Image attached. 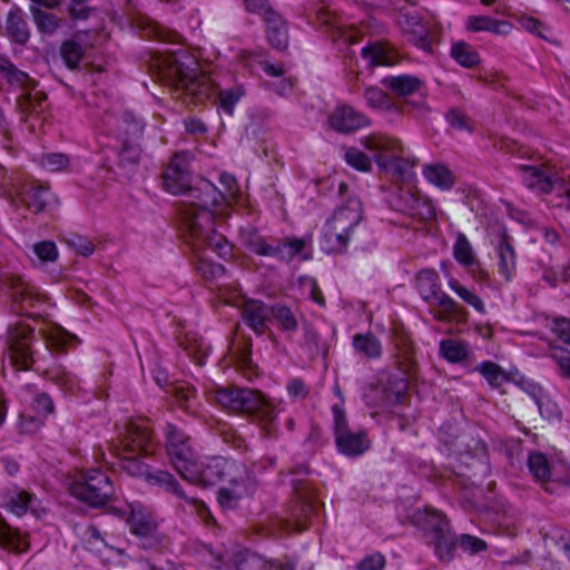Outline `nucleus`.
<instances>
[{
    "instance_id": "nucleus-46",
    "label": "nucleus",
    "mask_w": 570,
    "mask_h": 570,
    "mask_svg": "<svg viewBox=\"0 0 570 570\" xmlns=\"http://www.w3.org/2000/svg\"><path fill=\"white\" fill-rule=\"evenodd\" d=\"M391 90L399 96H409L420 90L421 82L410 75H399L385 80Z\"/></svg>"
},
{
    "instance_id": "nucleus-18",
    "label": "nucleus",
    "mask_w": 570,
    "mask_h": 570,
    "mask_svg": "<svg viewBox=\"0 0 570 570\" xmlns=\"http://www.w3.org/2000/svg\"><path fill=\"white\" fill-rule=\"evenodd\" d=\"M399 24L416 47L425 51L431 50L433 27L430 20L423 19L416 11H406L400 16Z\"/></svg>"
},
{
    "instance_id": "nucleus-31",
    "label": "nucleus",
    "mask_w": 570,
    "mask_h": 570,
    "mask_svg": "<svg viewBox=\"0 0 570 570\" xmlns=\"http://www.w3.org/2000/svg\"><path fill=\"white\" fill-rule=\"evenodd\" d=\"M46 377L66 393L78 395L87 392L79 377L60 365L47 370Z\"/></svg>"
},
{
    "instance_id": "nucleus-5",
    "label": "nucleus",
    "mask_w": 570,
    "mask_h": 570,
    "mask_svg": "<svg viewBox=\"0 0 570 570\" xmlns=\"http://www.w3.org/2000/svg\"><path fill=\"white\" fill-rule=\"evenodd\" d=\"M363 218L362 204L358 198L350 197L326 222L323 239L330 252H343L355 239Z\"/></svg>"
},
{
    "instance_id": "nucleus-55",
    "label": "nucleus",
    "mask_w": 570,
    "mask_h": 570,
    "mask_svg": "<svg viewBox=\"0 0 570 570\" xmlns=\"http://www.w3.org/2000/svg\"><path fill=\"white\" fill-rule=\"evenodd\" d=\"M35 23L38 29L45 33H53L59 27V19L51 12L43 11L38 7L30 8Z\"/></svg>"
},
{
    "instance_id": "nucleus-48",
    "label": "nucleus",
    "mask_w": 570,
    "mask_h": 570,
    "mask_svg": "<svg viewBox=\"0 0 570 570\" xmlns=\"http://www.w3.org/2000/svg\"><path fill=\"white\" fill-rule=\"evenodd\" d=\"M501 275L509 282L517 273L515 254L504 233L501 232Z\"/></svg>"
},
{
    "instance_id": "nucleus-33",
    "label": "nucleus",
    "mask_w": 570,
    "mask_h": 570,
    "mask_svg": "<svg viewBox=\"0 0 570 570\" xmlns=\"http://www.w3.org/2000/svg\"><path fill=\"white\" fill-rule=\"evenodd\" d=\"M318 21L332 29L333 36L347 43H355L360 39V31L354 26L342 24L330 10L322 9L317 12Z\"/></svg>"
},
{
    "instance_id": "nucleus-42",
    "label": "nucleus",
    "mask_w": 570,
    "mask_h": 570,
    "mask_svg": "<svg viewBox=\"0 0 570 570\" xmlns=\"http://www.w3.org/2000/svg\"><path fill=\"white\" fill-rule=\"evenodd\" d=\"M86 33H77L73 39L65 41L61 46V57L66 66L70 69L78 67V62L83 57L86 46L83 38Z\"/></svg>"
},
{
    "instance_id": "nucleus-24",
    "label": "nucleus",
    "mask_w": 570,
    "mask_h": 570,
    "mask_svg": "<svg viewBox=\"0 0 570 570\" xmlns=\"http://www.w3.org/2000/svg\"><path fill=\"white\" fill-rule=\"evenodd\" d=\"M38 503L37 497L17 485L4 489L2 493V505L9 512L21 517L27 511L35 512Z\"/></svg>"
},
{
    "instance_id": "nucleus-7",
    "label": "nucleus",
    "mask_w": 570,
    "mask_h": 570,
    "mask_svg": "<svg viewBox=\"0 0 570 570\" xmlns=\"http://www.w3.org/2000/svg\"><path fill=\"white\" fill-rule=\"evenodd\" d=\"M119 512L121 518H126L130 533L139 540L142 549L163 551L168 547V537L159 531L158 521L148 508L139 502H132Z\"/></svg>"
},
{
    "instance_id": "nucleus-26",
    "label": "nucleus",
    "mask_w": 570,
    "mask_h": 570,
    "mask_svg": "<svg viewBox=\"0 0 570 570\" xmlns=\"http://www.w3.org/2000/svg\"><path fill=\"white\" fill-rule=\"evenodd\" d=\"M330 126L343 134H347L368 125L367 118L351 106L337 107L328 118Z\"/></svg>"
},
{
    "instance_id": "nucleus-43",
    "label": "nucleus",
    "mask_w": 570,
    "mask_h": 570,
    "mask_svg": "<svg viewBox=\"0 0 570 570\" xmlns=\"http://www.w3.org/2000/svg\"><path fill=\"white\" fill-rule=\"evenodd\" d=\"M416 288L421 297L426 302H431L441 291L439 283V274L433 269H423L416 276Z\"/></svg>"
},
{
    "instance_id": "nucleus-35",
    "label": "nucleus",
    "mask_w": 570,
    "mask_h": 570,
    "mask_svg": "<svg viewBox=\"0 0 570 570\" xmlns=\"http://www.w3.org/2000/svg\"><path fill=\"white\" fill-rule=\"evenodd\" d=\"M244 83H234L232 87L222 88L217 91V106L227 116L234 115L235 106L246 96Z\"/></svg>"
},
{
    "instance_id": "nucleus-11",
    "label": "nucleus",
    "mask_w": 570,
    "mask_h": 570,
    "mask_svg": "<svg viewBox=\"0 0 570 570\" xmlns=\"http://www.w3.org/2000/svg\"><path fill=\"white\" fill-rule=\"evenodd\" d=\"M70 493L92 507H101L111 500L115 489L101 469H90L71 484Z\"/></svg>"
},
{
    "instance_id": "nucleus-50",
    "label": "nucleus",
    "mask_w": 570,
    "mask_h": 570,
    "mask_svg": "<svg viewBox=\"0 0 570 570\" xmlns=\"http://www.w3.org/2000/svg\"><path fill=\"white\" fill-rule=\"evenodd\" d=\"M9 35L19 43L29 39V30L19 11H10L7 19Z\"/></svg>"
},
{
    "instance_id": "nucleus-28",
    "label": "nucleus",
    "mask_w": 570,
    "mask_h": 570,
    "mask_svg": "<svg viewBox=\"0 0 570 570\" xmlns=\"http://www.w3.org/2000/svg\"><path fill=\"white\" fill-rule=\"evenodd\" d=\"M243 320L257 335H263L271 318V306L262 301L249 299L242 309Z\"/></svg>"
},
{
    "instance_id": "nucleus-6",
    "label": "nucleus",
    "mask_w": 570,
    "mask_h": 570,
    "mask_svg": "<svg viewBox=\"0 0 570 570\" xmlns=\"http://www.w3.org/2000/svg\"><path fill=\"white\" fill-rule=\"evenodd\" d=\"M202 554L204 561L216 570H294L291 563L278 560L268 561L246 549L220 551L210 546H204Z\"/></svg>"
},
{
    "instance_id": "nucleus-49",
    "label": "nucleus",
    "mask_w": 570,
    "mask_h": 570,
    "mask_svg": "<svg viewBox=\"0 0 570 570\" xmlns=\"http://www.w3.org/2000/svg\"><path fill=\"white\" fill-rule=\"evenodd\" d=\"M304 347L311 357L325 356L328 352V344L321 337L320 333L309 325H304Z\"/></svg>"
},
{
    "instance_id": "nucleus-25",
    "label": "nucleus",
    "mask_w": 570,
    "mask_h": 570,
    "mask_svg": "<svg viewBox=\"0 0 570 570\" xmlns=\"http://www.w3.org/2000/svg\"><path fill=\"white\" fill-rule=\"evenodd\" d=\"M229 487L219 489L217 500L224 510H232L238 505L239 500L248 494L253 488V476L244 466V475L240 480L227 481Z\"/></svg>"
},
{
    "instance_id": "nucleus-8",
    "label": "nucleus",
    "mask_w": 570,
    "mask_h": 570,
    "mask_svg": "<svg viewBox=\"0 0 570 570\" xmlns=\"http://www.w3.org/2000/svg\"><path fill=\"white\" fill-rule=\"evenodd\" d=\"M362 145L372 154L379 168L393 176L401 177L405 168L413 165L405 157V147L396 137L373 134L364 137Z\"/></svg>"
},
{
    "instance_id": "nucleus-15",
    "label": "nucleus",
    "mask_w": 570,
    "mask_h": 570,
    "mask_svg": "<svg viewBox=\"0 0 570 570\" xmlns=\"http://www.w3.org/2000/svg\"><path fill=\"white\" fill-rule=\"evenodd\" d=\"M391 206L419 220H430L435 217L432 202L412 188L400 187L391 197Z\"/></svg>"
},
{
    "instance_id": "nucleus-13",
    "label": "nucleus",
    "mask_w": 570,
    "mask_h": 570,
    "mask_svg": "<svg viewBox=\"0 0 570 570\" xmlns=\"http://www.w3.org/2000/svg\"><path fill=\"white\" fill-rule=\"evenodd\" d=\"M164 435L166 454L176 471L183 475L196 460L190 438L171 423L165 425Z\"/></svg>"
},
{
    "instance_id": "nucleus-61",
    "label": "nucleus",
    "mask_w": 570,
    "mask_h": 570,
    "mask_svg": "<svg viewBox=\"0 0 570 570\" xmlns=\"http://www.w3.org/2000/svg\"><path fill=\"white\" fill-rule=\"evenodd\" d=\"M449 287L456 293L466 304L473 306L476 311H483V303L473 292L463 287L460 282L453 277L448 281Z\"/></svg>"
},
{
    "instance_id": "nucleus-17",
    "label": "nucleus",
    "mask_w": 570,
    "mask_h": 570,
    "mask_svg": "<svg viewBox=\"0 0 570 570\" xmlns=\"http://www.w3.org/2000/svg\"><path fill=\"white\" fill-rule=\"evenodd\" d=\"M191 155L188 151L176 153L163 173L164 189L173 195L186 193L190 186Z\"/></svg>"
},
{
    "instance_id": "nucleus-32",
    "label": "nucleus",
    "mask_w": 570,
    "mask_h": 570,
    "mask_svg": "<svg viewBox=\"0 0 570 570\" xmlns=\"http://www.w3.org/2000/svg\"><path fill=\"white\" fill-rule=\"evenodd\" d=\"M266 38L272 47L284 50L288 46V29L284 18L278 13H272L265 21Z\"/></svg>"
},
{
    "instance_id": "nucleus-2",
    "label": "nucleus",
    "mask_w": 570,
    "mask_h": 570,
    "mask_svg": "<svg viewBox=\"0 0 570 570\" xmlns=\"http://www.w3.org/2000/svg\"><path fill=\"white\" fill-rule=\"evenodd\" d=\"M153 433L148 420L139 419L126 423L118 435V443L110 445V453L118 459V466L129 475L146 479L149 466L140 455L149 453Z\"/></svg>"
},
{
    "instance_id": "nucleus-40",
    "label": "nucleus",
    "mask_w": 570,
    "mask_h": 570,
    "mask_svg": "<svg viewBox=\"0 0 570 570\" xmlns=\"http://www.w3.org/2000/svg\"><path fill=\"white\" fill-rule=\"evenodd\" d=\"M423 176L429 183L442 190H449L454 185L453 174L442 164L425 165L423 167Z\"/></svg>"
},
{
    "instance_id": "nucleus-54",
    "label": "nucleus",
    "mask_w": 570,
    "mask_h": 570,
    "mask_svg": "<svg viewBox=\"0 0 570 570\" xmlns=\"http://www.w3.org/2000/svg\"><path fill=\"white\" fill-rule=\"evenodd\" d=\"M195 268L205 278H217L225 273L222 264L213 263L204 254H195Z\"/></svg>"
},
{
    "instance_id": "nucleus-41",
    "label": "nucleus",
    "mask_w": 570,
    "mask_h": 570,
    "mask_svg": "<svg viewBox=\"0 0 570 570\" xmlns=\"http://www.w3.org/2000/svg\"><path fill=\"white\" fill-rule=\"evenodd\" d=\"M271 316L284 333L293 334L298 330V320L295 313L285 304L271 305Z\"/></svg>"
},
{
    "instance_id": "nucleus-44",
    "label": "nucleus",
    "mask_w": 570,
    "mask_h": 570,
    "mask_svg": "<svg viewBox=\"0 0 570 570\" xmlns=\"http://www.w3.org/2000/svg\"><path fill=\"white\" fill-rule=\"evenodd\" d=\"M451 55L463 68H473L480 62L476 50L464 41L454 42L451 48Z\"/></svg>"
},
{
    "instance_id": "nucleus-60",
    "label": "nucleus",
    "mask_w": 570,
    "mask_h": 570,
    "mask_svg": "<svg viewBox=\"0 0 570 570\" xmlns=\"http://www.w3.org/2000/svg\"><path fill=\"white\" fill-rule=\"evenodd\" d=\"M87 546L89 550L98 553L102 552V548L115 550L118 554L124 553L121 549L114 548V546L108 543L95 525H90L87 530Z\"/></svg>"
},
{
    "instance_id": "nucleus-3",
    "label": "nucleus",
    "mask_w": 570,
    "mask_h": 570,
    "mask_svg": "<svg viewBox=\"0 0 570 570\" xmlns=\"http://www.w3.org/2000/svg\"><path fill=\"white\" fill-rule=\"evenodd\" d=\"M209 399L222 409L253 416L268 435L275 432L277 416L274 405L263 394L245 387H216Z\"/></svg>"
},
{
    "instance_id": "nucleus-21",
    "label": "nucleus",
    "mask_w": 570,
    "mask_h": 570,
    "mask_svg": "<svg viewBox=\"0 0 570 570\" xmlns=\"http://www.w3.org/2000/svg\"><path fill=\"white\" fill-rule=\"evenodd\" d=\"M146 62L150 71H194V59L185 51L149 53Z\"/></svg>"
},
{
    "instance_id": "nucleus-27",
    "label": "nucleus",
    "mask_w": 570,
    "mask_h": 570,
    "mask_svg": "<svg viewBox=\"0 0 570 570\" xmlns=\"http://www.w3.org/2000/svg\"><path fill=\"white\" fill-rule=\"evenodd\" d=\"M362 57L368 62L370 67H394L402 56L387 42H372L362 49Z\"/></svg>"
},
{
    "instance_id": "nucleus-16",
    "label": "nucleus",
    "mask_w": 570,
    "mask_h": 570,
    "mask_svg": "<svg viewBox=\"0 0 570 570\" xmlns=\"http://www.w3.org/2000/svg\"><path fill=\"white\" fill-rule=\"evenodd\" d=\"M33 340V330L29 325L19 324L9 330V360L17 368L27 370L35 362L31 347Z\"/></svg>"
},
{
    "instance_id": "nucleus-37",
    "label": "nucleus",
    "mask_w": 570,
    "mask_h": 570,
    "mask_svg": "<svg viewBox=\"0 0 570 570\" xmlns=\"http://www.w3.org/2000/svg\"><path fill=\"white\" fill-rule=\"evenodd\" d=\"M352 344L356 354L367 358H380L383 352L381 341L371 332L355 334Z\"/></svg>"
},
{
    "instance_id": "nucleus-22",
    "label": "nucleus",
    "mask_w": 570,
    "mask_h": 570,
    "mask_svg": "<svg viewBox=\"0 0 570 570\" xmlns=\"http://www.w3.org/2000/svg\"><path fill=\"white\" fill-rule=\"evenodd\" d=\"M0 284L7 286L11 291L12 299L23 306H33L41 297L39 288L20 275L0 269Z\"/></svg>"
},
{
    "instance_id": "nucleus-63",
    "label": "nucleus",
    "mask_w": 570,
    "mask_h": 570,
    "mask_svg": "<svg viewBox=\"0 0 570 570\" xmlns=\"http://www.w3.org/2000/svg\"><path fill=\"white\" fill-rule=\"evenodd\" d=\"M69 157L65 154H45L40 158V166L48 171H59L67 168Z\"/></svg>"
},
{
    "instance_id": "nucleus-57",
    "label": "nucleus",
    "mask_w": 570,
    "mask_h": 570,
    "mask_svg": "<svg viewBox=\"0 0 570 570\" xmlns=\"http://www.w3.org/2000/svg\"><path fill=\"white\" fill-rule=\"evenodd\" d=\"M301 503L293 513V518L297 522V531L304 529L303 519L307 520L317 511V502L314 499L304 498L302 493H298Z\"/></svg>"
},
{
    "instance_id": "nucleus-34",
    "label": "nucleus",
    "mask_w": 570,
    "mask_h": 570,
    "mask_svg": "<svg viewBox=\"0 0 570 570\" xmlns=\"http://www.w3.org/2000/svg\"><path fill=\"white\" fill-rule=\"evenodd\" d=\"M0 546L16 553L26 552L29 549L28 535L10 527L1 514Z\"/></svg>"
},
{
    "instance_id": "nucleus-1",
    "label": "nucleus",
    "mask_w": 570,
    "mask_h": 570,
    "mask_svg": "<svg viewBox=\"0 0 570 570\" xmlns=\"http://www.w3.org/2000/svg\"><path fill=\"white\" fill-rule=\"evenodd\" d=\"M186 193L189 200L181 210L183 227L194 243L195 250L204 246L220 257L229 256L230 245L214 227V212L225 200L223 191L209 180L203 179Z\"/></svg>"
},
{
    "instance_id": "nucleus-12",
    "label": "nucleus",
    "mask_w": 570,
    "mask_h": 570,
    "mask_svg": "<svg viewBox=\"0 0 570 570\" xmlns=\"http://www.w3.org/2000/svg\"><path fill=\"white\" fill-rule=\"evenodd\" d=\"M399 370L401 373L389 377L385 386L386 400L390 403H402L407 392V380L413 376L415 361L413 360V346L405 337L396 342Z\"/></svg>"
},
{
    "instance_id": "nucleus-52",
    "label": "nucleus",
    "mask_w": 570,
    "mask_h": 570,
    "mask_svg": "<svg viewBox=\"0 0 570 570\" xmlns=\"http://www.w3.org/2000/svg\"><path fill=\"white\" fill-rule=\"evenodd\" d=\"M111 114L115 116H120L122 129L126 135L136 136L141 134L144 125L132 110L114 107Z\"/></svg>"
},
{
    "instance_id": "nucleus-64",
    "label": "nucleus",
    "mask_w": 570,
    "mask_h": 570,
    "mask_svg": "<svg viewBox=\"0 0 570 570\" xmlns=\"http://www.w3.org/2000/svg\"><path fill=\"white\" fill-rule=\"evenodd\" d=\"M550 355L558 365L560 375L570 379V350L562 346H552Z\"/></svg>"
},
{
    "instance_id": "nucleus-36",
    "label": "nucleus",
    "mask_w": 570,
    "mask_h": 570,
    "mask_svg": "<svg viewBox=\"0 0 570 570\" xmlns=\"http://www.w3.org/2000/svg\"><path fill=\"white\" fill-rule=\"evenodd\" d=\"M19 396L22 401H31V405L37 411L38 415L46 416L53 412V402L46 393H38L36 386L32 384H24L19 390Z\"/></svg>"
},
{
    "instance_id": "nucleus-56",
    "label": "nucleus",
    "mask_w": 570,
    "mask_h": 570,
    "mask_svg": "<svg viewBox=\"0 0 570 570\" xmlns=\"http://www.w3.org/2000/svg\"><path fill=\"white\" fill-rule=\"evenodd\" d=\"M458 548L470 556L480 554L488 550V543L475 535L461 534L456 537Z\"/></svg>"
},
{
    "instance_id": "nucleus-29",
    "label": "nucleus",
    "mask_w": 570,
    "mask_h": 570,
    "mask_svg": "<svg viewBox=\"0 0 570 570\" xmlns=\"http://www.w3.org/2000/svg\"><path fill=\"white\" fill-rule=\"evenodd\" d=\"M528 466L537 481L546 482L550 480L552 482L570 485V472H567L564 476H560L557 466H551L547 456L542 453L537 452L529 454Z\"/></svg>"
},
{
    "instance_id": "nucleus-20",
    "label": "nucleus",
    "mask_w": 570,
    "mask_h": 570,
    "mask_svg": "<svg viewBox=\"0 0 570 570\" xmlns=\"http://www.w3.org/2000/svg\"><path fill=\"white\" fill-rule=\"evenodd\" d=\"M51 193L48 186L37 183H26L14 190L13 205L24 206L32 213L42 212L49 204Z\"/></svg>"
},
{
    "instance_id": "nucleus-39",
    "label": "nucleus",
    "mask_w": 570,
    "mask_h": 570,
    "mask_svg": "<svg viewBox=\"0 0 570 570\" xmlns=\"http://www.w3.org/2000/svg\"><path fill=\"white\" fill-rule=\"evenodd\" d=\"M186 92L195 97H207L212 90L207 73H176Z\"/></svg>"
},
{
    "instance_id": "nucleus-51",
    "label": "nucleus",
    "mask_w": 570,
    "mask_h": 570,
    "mask_svg": "<svg viewBox=\"0 0 570 570\" xmlns=\"http://www.w3.org/2000/svg\"><path fill=\"white\" fill-rule=\"evenodd\" d=\"M144 37L157 39L163 42L176 43L179 41L180 36L170 29L159 24L155 21H147L142 28Z\"/></svg>"
},
{
    "instance_id": "nucleus-38",
    "label": "nucleus",
    "mask_w": 570,
    "mask_h": 570,
    "mask_svg": "<svg viewBox=\"0 0 570 570\" xmlns=\"http://www.w3.org/2000/svg\"><path fill=\"white\" fill-rule=\"evenodd\" d=\"M453 256L470 273H474L479 268L473 247L464 234H458L453 245Z\"/></svg>"
},
{
    "instance_id": "nucleus-30",
    "label": "nucleus",
    "mask_w": 570,
    "mask_h": 570,
    "mask_svg": "<svg viewBox=\"0 0 570 570\" xmlns=\"http://www.w3.org/2000/svg\"><path fill=\"white\" fill-rule=\"evenodd\" d=\"M338 451L346 456H360L370 448V440L364 431H348L335 439Z\"/></svg>"
},
{
    "instance_id": "nucleus-58",
    "label": "nucleus",
    "mask_w": 570,
    "mask_h": 570,
    "mask_svg": "<svg viewBox=\"0 0 570 570\" xmlns=\"http://www.w3.org/2000/svg\"><path fill=\"white\" fill-rule=\"evenodd\" d=\"M345 161L360 171H370L372 159L356 147H350L344 153Z\"/></svg>"
},
{
    "instance_id": "nucleus-59",
    "label": "nucleus",
    "mask_w": 570,
    "mask_h": 570,
    "mask_svg": "<svg viewBox=\"0 0 570 570\" xmlns=\"http://www.w3.org/2000/svg\"><path fill=\"white\" fill-rule=\"evenodd\" d=\"M428 304L442 309L443 315L439 316L440 320H444L448 316H455L459 313V305L456 302L442 291H440Z\"/></svg>"
},
{
    "instance_id": "nucleus-45",
    "label": "nucleus",
    "mask_w": 570,
    "mask_h": 570,
    "mask_svg": "<svg viewBox=\"0 0 570 570\" xmlns=\"http://www.w3.org/2000/svg\"><path fill=\"white\" fill-rule=\"evenodd\" d=\"M440 353L448 362L459 363L468 357L469 348L462 341L449 338L440 342Z\"/></svg>"
},
{
    "instance_id": "nucleus-10",
    "label": "nucleus",
    "mask_w": 570,
    "mask_h": 570,
    "mask_svg": "<svg viewBox=\"0 0 570 570\" xmlns=\"http://www.w3.org/2000/svg\"><path fill=\"white\" fill-rule=\"evenodd\" d=\"M414 518L433 543L438 558L445 563L452 561L458 543L456 537L450 532L446 518L432 508L417 511Z\"/></svg>"
},
{
    "instance_id": "nucleus-47",
    "label": "nucleus",
    "mask_w": 570,
    "mask_h": 570,
    "mask_svg": "<svg viewBox=\"0 0 570 570\" xmlns=\"http://www.w3.org/2000/svg\"><path fill=\"white\" fill-rule=\"evenodd\" d=\"M263 85L279 96H287L294 89L295 79L287 73H267V79L263 81Z\"/></svg>"
},
{
    "instance_id": "nucleus-19",
    "label": "nucleus",
    "mask_w": 570,
    "mask_h": 570,
    "mask_svg": "<svg viewBox=\"0 0 570 570\" xmlns=\"http://www.w3.org/2000/svg\"><path fill=\"white\" fill-rule=\"evenodd\" d=\"M518 169L523 184L539 193L548 194L560 186L561 180L550 167L520 165Z\"/></svg>"
},
{
    "instance_id": "nucleus-14",
    "label": "nucleus",
    "mask_w": 570,
    "mask_h": 570,
    "mask_svg": "<svg viewBox=\"0 0 570 570\" xmlns=\"http://www.w3.org/2000/svg\"><path fill=\"white\" fill-rule=\"evenodd\" d=\"M505 380L507 387L501 389V394L512 393L514 387H520L535 402L541 415L548 420L560 416V409L556 402L543 391L537 383L525 379L524 376L515 373L514 375H505L501 371V381Z\"/></svg>"
},
{
    "instance_id": "nucleus-53",
    "label": "nucleus",
    "mask_w": 570,
    "mask_h": 570,
    "mask_svg": "<svg viewBox=\"0 0 570 570\" xmlns=\"http://www.w3.org/2000/svg\"><path fill=\"white\" fill-rule=\"evenodd\" d=\"M465 29L470 32H493L499 31V22L489 16H469L464 22Z\"/></svg>"
},
{
    "instance_id": "nucleus-4",
    "label": "nucleus",
    "mask_w": 570,
    "mask_h": 570,
    "mask_svg": "<svg viewBox=\"0 0 570 570\" xmlns=\"http://www.w3.org/2000/svg\"><path fill=\"white\" fill-rule=\"evenodd\" d=\"M243 244L258 256L275 257L287 264L294 259L305 262L313 257L311 237H285L271 243L259 233L252 230L243 235Z\"/></svg>"
},
{
    "instance_id": "nucleus-9",
    "label": "nucleus",
    "mask_w": 570,
    "mask_h": 570,
    "mask_svg": "<svg viewBox=\"0 0 570 570\" xmlns=\"http://www.w3.org/2000/svg\"><path fill=\"white\" fill-rule=\"evenodd\" d=\"M243 475V464L222 456H214L204 460L196 459L181 476L189 483L207 488L220 481L240 480Z\"/></svg>"
},
{
    "instance_id": "nucleus-23",
    "label": "nucleus",
    "mask_w": 570,
    "mask_h": 570,
    "mask_svg": "<svg viewBox=\"0 0 570 570\" xmlns=\"http://www.w3.org/2000/svg\"><path fill=\"white\" fill-rule=\"evenodd\" d=\"M149 484L159 485L164 491L174 494L177 499L188 503L198 512L206 511L207 508L203 501H199L193 497H189L179 485L175 476L164 470H149L146 479Z\"/></svg>"
},
{
    "instance_id": "nucleus-62",
    "label": "nucleus",
    "mask_w": 570,
    "mask_h": 570,
    "mask_svg": "<svg viewBox=\"0 0 570 570\" xmlns=\"http://www.w3.org/2000/svg\"><path fill=\"white\" fill-rule=\"evenodd\" d=\"M367 104L376 109L389 110L393 107L391 98L379 88H368L365 91Z\"/></svg>"
}]
</instances>
